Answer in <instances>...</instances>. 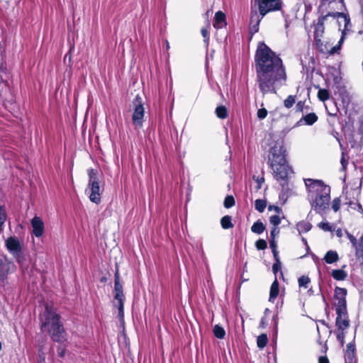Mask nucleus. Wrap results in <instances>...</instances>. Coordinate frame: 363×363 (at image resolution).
Wrapping results in <instances>:
<instances>
[{
	"mask_svg": "<svg viewBox=\"0 0 363 363\" xmlns=\"http://www.w3.org/2000/svg\"><path fill=\"white\" fill-rule=\"evenodd\" d=\"M318 363H329V360L326 357H320Z\"/></svg>",
	"mask_w": 363,
	"mask_h": 363,
	"instance_id": "obj_62",
	"label": "nucleus"
},
{
	"mask_svg": "<svg viewBox=\"0 0 363 363\" xmlns=\"http://www.w3.org/2000/svg\"><path fill=\"white\" fill-rule=\"evenodd\" d=\"M66 350L62 346H58L57 348V352L59 357L63 358L65 355Z\"/></svg>",
	"mask_w": 363,
	"mask_h": 363,
	"instance_id": "obj_50",
	"label": "nucleus"
},
{
	"mask_svg": "<svg viewBox=\"0 0 363 363\" xmlns=\"http://www.w3.org/2000/svg\"><path fill=\"white\" fill-rule=\"evenodd\" d=\"M324 31V25L319 26L318 22H317L315 30L314 32V38L316 39L318 35H321Z\"/></svg>",
	"mask_w": 363,
	"mask_h": 363,
	"instance_id": "obj_41",
	"label": "nucleus"
},
{
	"mask_svg": "<svg viewBox=\"0 0 363 363\" xmlns=\"http://www.w3.org/2000/svg\"><path fill=\"white\" fill-rule=\"evenodd\" d=\"M331 15L333 18H342L344 21L350 17L348 13L338 11L332 12Z\"/></svg>",
	"mask_w": 363,
	"mask_h": 363,
	"instance_id": "obj_36",
	"label": "nucleus"
},
{
	"mask_svg": "<svg viewBox=\"0 0 363 363\" xmlns=\"http://www.w3.org/2000/svg\"><path fill=\"white\" fill-rule=\"evenodd\" d=\"M114 299L118 301V305H124V294L123 293H114Z\"/></svg>",
	"mask_w": 363,
	"mask_h": 363,
	"instance_id": "obj_39",
	"label": "nucleus"
},
{
	"mask_svg": "<svg viewBox=\"0 0 363 363\" xmlns=\"http://www.w3.org/2000/svg\"><path fill=\"white\" fill-rule=\"evenodd\" d=\"M334 1H335V0H320V6H322L326 4H331V3L334 2ZM339 2L342 4H344V0H339ZM320 8V7H319V9Z\"/></svg>",
	"mask_w": 363,
	"mask_h": 363,
	"instance_id": "obj_56",
	"label": "nucleus"
},
{
	"mask_svg": "<svg viewBox=\"0 0 363 363\" xmlns=\"http://www.w3.org/2000/svg\"><path fill=\"white\" fill-rule=\"evenodd\" d=\"M118 317L120 320H123L124 318V305H118Z\"/></svg>",
	"mask_w": 363,
	"mask_h": 363,
	"instance_id": "obj_48",
	"label": "nucleus"
},
{
	"mask_svg": "<svg viewBox=\"0 0 363 363\" xmlns=\"http://www.w3.org/2000/svg\"><path fill=\"white\" fill-rule=\"evenodd\" d=\"M255 6L257 7L261 14L281 11L283 6L281 0H254Z\"/></svg>",
	"mask_w": 363,
	"mask_h": 363,
	"instance_id": "obj_6",
	"label": "nucleus"
},
{
	"mask_svg": "<svg viewBox=\"0 0 363 363\" xmlns=\"http://www.w3.org/2000/svg\"><path fill=\"white\" fill-rule=\"evenodd\" d=\"M220 225L221 227L225 230L233 228V224L232 223V217L228 215L222 217L220 219Z\"/></svg>",
	"mask_w": 363,
	"mask_h": 363,
	"instance_id": "obj_23",
	"label": "nucleus"
},
{
	"mask_svg": "<svg viewBox=\"0 0 363 363\" xmlns=\"http://www.w3.org/2000/svg\"><path fill=\"white\" fill-rule=\"evenodd\" d=\"M202 36L204 38V41L207 42L208 40V31L207 28H203L201 30Z\"/></svg>",
	"mask_w": 363,
	"mask_h": 363,
	"instance_id": "obj_55",
	"label": "nucleus"
},
{
	"mask_svg": "<svg viewBox=\"0 0 363 363\" xmlns=\"http://www.w3.org/2000/svg\"><path fill=\"white\" fill-rule=\"evenodd\" d=\"M318 226L325 232H331L333 230L332 226L328 222H320Z\"/></svg>",
	"mask_w": 363,
	"mask_h": 363,
	"instance_id": "obj_35",
	"label": "nucleus"
},
{
	"mask_svg": "<svg viewBox=\"0 0 363 363\" xmlns=\"http://www.w3.org/2000/svg\"><path fill=\"white\" fill-rule=\"evenodd\" d=\"M346 234L347 237L348 238L350 242L352 244V246L354 247L357 243L356 238L348 232H346Z\"/></svg>",
	"mask_w": 363,
	"mask_h": 363,
	"instance_id": "obj_52",
	"label": "nucleus"
},
{
	"mask_svg": "<svg viewBox=\"0 0 363 363\" xmlns=\"http://www.w3.org/2000/svg\"><path fill=\"white\" fill-rule=\"evenodd\" d=\"M345 352L355 353V345L353 342H350L347 345Z\"/></svg>",
	"mask_w": 363,
	"mask_h": 363,
	"instance_id": "obj_47",
	"label": "nucleus"
},
{
	"mask_svg": "<svg viewBox=\"0 0 363 363\" xmlns=\"http://www.w3.org/2000/svg\"><path fill=\"white\" fill-rule=\"evenodd\" d=\"M89 183L86 191H89V198L90 201L96 204L101 203V196L104 189L100 185L101 181L96 169H90L88 170Z\"/></svg>",
	"mask_w": 363,
	"mask_h": 363,
	"instance_id": "obj_5",
	"label": "nucleus"
},
{
	"mask_svg": "<svg viewBox=\"0 0 363 363\" xmlns=\"http://www.w3.org/2000/svg\"><path fill=\"white\" fill-rule=\"evenodd\" d=\"M347 291L345 288L336 286L335 288L334 298L335 311H347L346 296Z\"/></svg>",
	"mask_w": 363,
	"mask_h": 363,
	"instance_id": "obj_8",
	"label": "nucleus"
},
{
	"mask_svg": "<svg viewBox=\"0 0 363 363\" xmlns=\"http://www.w3.org/2000/svg\"><path fill=\"white\" fill-rule=\"evenodd\" d=\"M345 32H344L342 33V35H341V38H340L338 43L331 48L330 53V54L337 53L340 50L341 45L343 43V42L345 41Z\"/></svg>",
	"mask_w": 363,
	"mask_h": 363,
	"instance_id": "obj_27",
	"label": "nucleus"
},
{
	"mask_svg": "<svg viewBox=\"0 0 363 363\" xmlns=\"http://www.w3.org/2000/svg\"><path fill=\"white\" fill-rule=\"evenodd\" d=\"M299 287L308 288V284L311 282V279L307 276H301L298 279Z\"/></svg>",
	"mask_w": 363,
	"mask_h": 363,
	"instance_id": "obj_29",
	"label": "nucleus"
},
{
	"mask_svg": "<svg viewBox=\"0 0 363 363\" xmlns=\"http://www.w3.org/2000/svg\"><path fill=\"white\" fill-rule=\"evenodd\" d=\"M279 293V282L277 281V277H275V279L272 282L271 287H270L269 301L274 302V300L278 296Z\"/></svg>",
	"mask_w": 363,
	"mask_h": 363,
	"instance_id": "obj_15",
	"label": "nucleus"
},
{
	"mask_svg": "<svg viewBox=\"0 0 363 363\" xmlns=\"http://www.w3.org/2000/svg\"><path fill=\"white\" fill-rule=\"evenodd\" d=\"M7 250L15 258L20 257L22 252V247L18 239L15 237H9L5 242Z\"/></svg>",
	"mask_w": 363,
	"mask_h": 363,
	"instance_id": "obj_9",
	"label": "nucleus"
},
{
	"mask_svg": "<svg viewBox=\"0 0 363 363\" xmlns=\"http://www.w3.org/2000/svg\"><path fill=\"white\" fill-rule=\"evenodd\" d=\"M264 324H265L264 318H262L261 319V321H260V326L264 327Z\"/></svg>",
	"mask_w": 363,
	"mask_h": 363,
	"instance_id": "obj_64",
	"label": "nucleus"
},
{
	"mask_svg": "<svg viewBox=\"0 0 363 363\" xmlns=\"http://www.w3.org/2000/svg\"><path fill=\"white\" fill-rule=\"evenodd\" d=\"M114 293H123V285L120 282V275L118 269L114 274Z\"/></svg>",
	"mask_w": 363,
	"mask_h": 363,
	"instance_id": "obj_22",
	"label": "nucleus"
},
{
	"mask_svg": "<svg viewBox=\"0 0 363 363\" xmlns=\"http://www.w3.org/2000/svg\"><path fill=\"white\" fill-rule=\"evenodd\" d=\"M257 82L263 94H276L286 81L282 60L264 42L259 43L255 56Z\"/></svg>",
	"mask_w": 363,
	"mask_h": 363,
	"instance_id": "obj_1",
	"label": "nucleus"
},
{
	"mask_svg": "<svg viewBox=\"0 0 363 363\" xmlns=\"http://www.w3.org/2000/svg\"><path fill=\"white\" fill-rule=\"evenodd\" d=\"M331 13H332V12H328L327 14L321 16L318 18V22L319 26L324 25L325 21L327 20V18L329 16L332 17Z\"/></svg>",
	"mask_w": 363,
	"mask_h": 363,
	"instance_id": "obj_44",
	"label": "nucleus"
},
{
	"mask_svg": "<svg viewBox=\"0 0 363 363\" xmlns=\"http://www.w3.org/2000/svg\"><path fill=\"white\" fill-rule=\"evenodd\" d=\"M38 357L40 361L44 362L45 359V354L43 351V347H40L38 350Z\"/></svg>",
	"mask_w": 363,
	"mask_h": 363,
	"instance_id": "obj_59",
	"label": "nucleus"
},
{
	"mask_svg": "<svg viewBox=\"0 0 363 363\" xmlns=\"http://www.w3.org/2000/svg\"><path fill=\"white\" fill-rule=\"evenodd\" d=\"M345 363H357L355 353L345 352Z\"/></svg>",
	"mask_w": 363,
	"mask_h": 363,
	"instance_id": "obj_32",
	"label": "nucleus"
},
{
	"mask_svg": "<svg viewBox=\"0 0 363 363\" xmlns=\"http://www.w3.org/2000/svg\"><path fill=\"white\" fill-rule=\"evenodd\" d=\"M330 97V94L328 90L325 89H320L318 92V98L321 101H325L328 100Z\"/></svg>",
	"mask_w": 363,
	"mask_h": 363,
	"instance_id": "obj_28",
	"label": "nucleus"
},
{
	"mask_svg": "<svg viewBox=\"0 0 363 363\" xmlns=\"http://www.w3.org/2000/svg\"><path fill=\"white\" fill-rule=\"evenodd\" d=\"M318 121V116L315 113H310L301 117V118L296 122L294 127L301 126L303 125H312Z\"/></svg>",
	"mask_w": 363,
	"mask_h": 363,
	"instance_id": "obj_14",
	"label": "nucleus"
},
{
	"mask_svg": "<svg viewBox=\"0 0 363 363\" xmlns=\"http://www.w3.org/2000/svg\"><path fill=\"white\" fill-rule=\"evenodd\" d=\"M235 199L233 196L228 195L224 200L223 205L225 208H230L235 205Z\"/></svg>",
	"mask_w": 363,
	"mask_h": 363,
	"instance_id": "obj_31",
	"label": "nucleus"
},
{
	"mask_svg": "<svg viewBox=\"0 0 363 363\" xmlns=\"http://www.w3.org/2000/svg\"><path fill=\"white\" fill-rule=\"evenodd\" d=\"M281 262H275L272 265V272L274 274L275 277H277V274L278 272L281 270Z\"/></svg>",
	"mask_w": 363,
	"mask_h": 363,
	"instance_id": "obj_43",
	"label": "nucleus"
},
{
	"mask_svg": "<svg viewBox=\"0 0 363 363\" xmlns=\"http://www.w3.org/2000/svg\"><path fill=\"white\" fill-rule=\"evenodd\" d=\"M215 337L218 339H223L225 336V331L224 328L220 325H216L213 329Z\"/></svg>",
	"mask_w": 363,
	"mask_h": 363,
	"instance_id": "obj_24",
	"label": "nucleus"
},
{
	"mask_svg": "<svg viewBox=\"0 0 363 363\" xmlns=\"http://www.w3.org/2000/svg\"><path fill=\"white\" fill-rule=\"evenodd\" d=\"M352 27V23L350 21V17H348L345 20V26L344 29L342 31V34L345 32V36L347 35V33L350 31V28Z\"/></svg>",
	"mask_w": 363,
	"mask_h": 363,
	"instance_id": "obj_40",
	"label": "nucleus"
},
{
	"mask_svg": "<svg viewBox=\"0 0 363 363\" xmlns=\"http://www.w3.org/2000/svg\"><path fill=\"white\" fill-rule=\"evenodd\" d=\"M272 322L274 323V330L277 332L278 328V313H276L272 317Z\"/></svg>",
	"mask_w": 363,
	"mask_h": 363,
	"instance_id": "obj_58",
	"label": "nucleus"
},
{
	"mask_svg": "<svg viewBox=\"0 0 363 363\" xmlns=\"http://www.w3.org/2000/svg\"><path fill=\"white\" fill-rule=\"evenodd\" d=\"M341 164L344 169L346 168V166L347 164V161L345 159L344 155L342 154L341 160H340Z\"/></svg>",
	"mask_w": 363,
	"mask_h": 363,
	"instance_id": "obj_60",
	"label": "nucleus"
},
{
	"mask_svg": "<svg viewBox=\"0 0 363 363\" xmlns=\"http://www.w3.org/2000/svg\"><path fill=\"white\" fill-rule=\"evenodd\" d=\"M312 257H313V261H314L316 264H318V263L319 262V261H318V257L315 255H314V254H312Z\"/></svg>",
	"mask_w": 363,
	"mask_h": 363,
	"instance_id": "obj_63",
	"label": "nucleus"
},
{
	"mask_svg": "<svg viewBox=\"0 0 363 363\" xmlns=\"http://www.w3.org/2000/svg\"><path fill=\"white\" fill-rule=\"evenodd\" d=\"M255 247L259 250H263L267 247V243L266 240L263 239H259L255 242Z\"/></svg>",
	"mask_w": 363,
	"mask_h": 363,
	"instance_id": "obj_34",
	"label": "nucleus"
},
{
	"mask_svg": "<svg viewBox=\"0 0 363 363\" xmlns=\"http://www.w3.org/2000/svg\"><path fill=\"white\" fill-rule=\"evenodd\" d=\"M267 206V201L262 199H257L255 201V208L259 213L264 212Z\"/></svg>",
	"mask_w": 363,
	"mask_h": 363,
	"instance_id": "obj_26",
	"label": "nucleus"
},
{
	"mask_svg": "<svg viewBox=\"0 0 363 363\" xmlns=\"http://www.w3.org/2000/svg\"><path fill=\"white\" fill-rule=\"evenodd\" d=\"M286 148L282 143L277 142L270 148L269 157L270 167L274 171L276 179L284 182L281 184L283 190L284 185L287 184L289 174L293 172L291 167L286 162Z\"/></svg>",
	"mask_w": 363,
	"mask_h": 363,
	"instance_id": "obj_3",
	"label": "nucleus"
},
{
	"mask_svg": "<svg viewBox=\"0 0 363 363\" xmlns=\"http://www.w3.org/2000/svg\"><path fill=\"white\" fill-rule=\"evenodd\" d=\"M10 269V263L6 259L0 258V284L4 286Z\"/></svg>",
	"mask_w": 363,
	"mask_h": 363,
	"instance_id": "obj_13",
	"label": "nucleus"
},
{
	"mask_svg": "<svg viewBox=\"0 0 363 363\" xmlns=\"http://www.w3.org/2000/svg\"><path fill=\"white\" fill-rule=\"evenodd\" d=\"M337 317L335 325L338 330H345L350 326V320L347 311H335Z\"/></svg>",
	"mask_w": 363,
	"mask_h": 363,
	"instance_id": "obj_11",
	"label": "nucleus"
},
{
	"mask_svg": "<svg viewBox=\"0 0 363 363\" xmlns=\"http://www.w3.org/2000/svg\"><path fill=\"white\" fill-rule=\"evenodd\" d=\"M280 230L278 227H274L270 232V238L275 239V237L279 233Z\"/></svg>",
	"mask_w": 363,
	"mask_h": 363,
	"instance_id": "obj_51",
	"label": "nucleus"
},
{
	"mask_svg": "<svg viewBox=\"0 0 363 363\" xmlns=\"http://www.w3.org/2000/svg\"><path fill=\"white\" fill-rule=\"evenodd\" d=\"M44 320L41 328H45L51 339L56 342L62 343L67 340V333L61 322V316L54 309L47 305L43 313Z\"/></svg>",
	"mask_w": 363,
	"mask_h": 363,
	"instance_id": "obj_4",
	"label": "nucleus"
},
{
	"mask_svg": "<svg viewBox=\"0 0 363 363\" xmlns=\"http://www.w3.org/2000/svg\"><path fill=\"white\" fill-rule=\"evenodd\" d=\"M253 179L255 180L257 183V189H259L262 187V183L264 182V177H256L255 176H253Z\"/></svg>",
	"mask_w": 363,
	"mask_h": 363,
	"instance_id": "obj_49",
	"label": "nucleus"
},
{
	"mask_svg": "<svg viewBox=\"0 0 363 363\" xmlns=\"http://www.w3.org/2000/svg\"><path fill=\"white\" fill-rule=\"evenodd\" d=\"M135 108L132 116L133 123L135 128H140L143 126L145 109L142 104V98L137 95L133 101Z\"/></svg>",
	"mask_w": 363,
	"mask_h": 363,
	"instance_id": "obj_7",
	"label": "nucleus"
},
{
	"mask_svg": "<svg viewBox=\"0 0 363 363\" xmlns=\"http://www.w3.org/2000/svg\"><path fill=\"white\" fill-rule=\"evenodd\" d=\"M305 101H299L296 106V111H303V107H304Z\"/></svg>",
	"mask_w": 363,
	"mask_h": 363,
	"instance_id": "obj_54",
	"label": "nucleus"
},
{
	"mask_svg": "<svg viewBox=\"0 0 363 363\" xmlns=\"http://www.w3.org/2000/svg\"><path fill=\"white\" fill-rule=\"evenodd\" d=\"M268 343V337L266 334H261L257 338V345L259 348H264Z\"/></svg>",
	"mask_w": 363,
	"mask_h": 363,
	"instance_id": "obj_25",
	"label": "nucleus"
},
{
	"mask_svg": "<svg viewBox=\"0 0 363 363\" xmlns=\"http://www.w3.org/2000/svg\"><path fill=\"white\" fill-rule=\"evenodd\" d=\"M269 247L272 249V251L277 250V243L275 239L270 238L269 240Z\"/></svg>",
	"mask_w": 363,
	"mask_h": 363,
	"instance_id": "obj_53",
	"label": "nucleus"
},
{
	"mask_svg": "<svg viewBox=\"0 0 363 363\" xmlns=\"http://www.w3.org/2000/svg\"><path fill=\"white\" fill-rule=\"evenodd\" d=\"M345 334L344 330H339L338 333L337 334V340L340 342L341 346H343L345 343Z\"/></svg>",
	"mask_w": 363,
	"mask_h": 363,
	"instance_id": "obj_42",
	"label": "nucleus"
},
{
	"mask_svg": "<svg viewBox=\"0 0 363 363\" xmlns=\"http://www.w3.org/2000/svg\"><path fill=\"white\" fill-rule=\"evenodd\" d=\"M269 211H274L277 213H280L281 212V208L277 206L270 205L268 207Z\"/></svg>",
	"mask_w": 363,
	"mask_h": 363,
	"instance_id": "obj_57",
	"label": "nucleus"
},
{
	"mask_svg": "<svg viewBox=\"0 0 363 363\" xmlns=\"http://www.w3.org/2000/svg\"><path fill=\"white\" fill-rule=\"evenodd\" d=\"M269 221L270 223L274 225V227H277L281 223V218L279 216L274 215L270 217Z\"/></svg>",
	"mask_w": 363,
	"mask_h": 363,
	"instance_id": "obj_37",
	"label": "nucleus"
},
{
	"mask_svg": "<svg viewBox=\"0 0 363 363\" xmlns=\"http://www.w3.org/2000/svg\"><path fill=\"white\" fill-rule=\"evenodd\" d=\"M331 275L333 279L337 281H343L347 277V272L343 270V269H333L331 272Z\"/></svg>",
	"mask_w": 363,
	"mask_h": 363,
	"instance_id": "obj_19",
	"label": "nucleus"
},
{
	"mask_svg": "<svg viewBox=\"0 0 363 363\" xmlns=\"http://www.w3.org/2000/svg\"><path fill=\"white\" fill-rule=\"evenodd\" d=\"M296 102V96L289 95L284 100V105L286 108H291Z\"/></svg>",
	"mask_w": 363,
	"mask_h": 363,
	"instance_id": "obj_30",
	"label": "nucleus"
},
{
	"mask_svg": "<svg viewBox=\"0 0 363 363\" xmlns=\"http://www.w3.org/2000/svg\"><path fill=\"white\" fill-rule=\"evenodd\" d=\"M338 259H339V255H338L337 252L335 250L328 251L323 257V260L327 264H330L337 262Z\"/></svg>",
	"mask_w": 363,
	"mask_h": 363,
	"instance_id": "obj_17",
	"label": "nucleus"
},
{
	"mask_svg": "<svg viewBox=\"0 0 363 363\" xmlns=\"http://www.w3.org/2000/svg\"><path fill=\"white\" fill-rule=\"evenodd\" d=\"M272 254H273V256H274L275 262H281L280 259H279V252H278V251L275 250V251H272Z\"/></svg>",
	"mask_w": 363,
	"mask_h": 363,
	"instance_id": "obj_61",
	"label": "nucleus"
},
{
	"mask_svg": "<svg viewBox=\"0 0 363 363\" xmlns=\"http://www.w3.org/2000/svg\"><path fill=\"white\" fill-rule=\"evenodd\" d=\"M267 116V111L265 108H260L257 111V117L262 120Z\"/></svg>",
	"mask_w": 363,
	"mask_h": 363,
	"instance_id": "obj_45",
	"label": "nucleus"
},
{
	"mask_svg": "<svg viewBox=\"0 0 363 363\" xmlns=\"http://www.w3.org/2000/svg\"><path fill=\"white\" fill-rule=\"evenodd\" d=\"M216 116L220 119H225L228 116V111L227 108L223 106H218L215 110Z\"/></svg>",
	"mask_w": 363,
	"mask_h": 363,
	"instance_id": "obj_20",
	"label": "nucleus"
},
{
	"mask_svg": "<svg viewBox=\"0 0 363 363\" xmlns=\"http://www.w3.org/2000/svg\"><path fill=\"white\" fill-rule=\"evenodd\" d=\"M354 247L355 248V255L358 258L363 259V244L357 243Z\"/></svg>",
	"mask_w": 363,
	"mask_h": 363,
	"instance_id": "obj_33",
	"label": "nucleus"
},
{
	"mask_svg": "<svg viewBox=\"0 0 363 363\" xmlns=\"http://www.w3.org/2000/svg\"><path fill=\"white\" fill-rule=\"evenodd\" d=\"M304 183L311 210L319 215H325L330 206V187L321 180L313 179H305Z\"/></svg>",
	"mask_w": 363,
	"mask_h": 363,
	"instance_id": "obj_2",
	"label": "nucleus"
},
{
	"mask_svg": "<svg viewBox=\"0 0 363 363\" xmlns=\"http://www.w3.org/2000/svg\"><path fill=\"white\" fill-rule=\"evenodd\" d=\"M30 223L33 228V234L37 238L42 236L45 228L43 220L38 216H34Z\"/></svg>",
	"mask_w": 363,
	"mask_h": 363,
	"instance_id": "obj_12",
	"label": "nucleus"
},
{
	"mask_svg": "<svg viewBox=\"0 0 363 363\" xmlns=\"http://www.w3.org/2000/svg\"><path fill=\"white\" fill-rule=\"evenodd\" d=\"M340 203L341 201L340 198H335L333 199L332 202V208L335 212H337L339 211L340 208Z\"/></svg>",
	"mask_w": 363,
	"mask_h": 363,
	"instance_id": "obj_38",
	"label": "nucleus"
},
{
	"mask_svg": "<svg viewBox=\"0 0 363 363\" xmlns=\"http://www.w3.org/2000/svg\"><path fill=\"white\" fill-rule=\"evenodd\" d=\"M225 25V16L222 11H217L215 14L213 26L218 29Z\"/></svg>",
	"mask_w": 363,
	"mask_h": 363,
	"instance_id": "obj_16",
	"label": "nucleus"
},
{
	"mask_svg": "<svg viewBox=\"0 0 363 363\" xmlns=\"http://www.w3.org/2000/svg\"><path fill=\"white\" fill-rule=\"evenodd\" d=\"M266 15L267 14H261L258 12V10L254 9L252 6L251 7L249 29L252 35L259 31V23Z\"/></svg>",
	"mask_w": 363,
	"mask_h": 363,
	"instance_id": "obj_10",
	"label": "nucleus"
},
{
	"mask_svg": "<svg viewBox=\"0 0 363 363\" xmlns=\"http://www.w3.org/2000/svg\"><path fill=\"white\" fill-rule=\"evenodd\" d=\"M311 228V223L305 220L300 221L296 224V229L299 234L308 233Z\"/></svg>",
	"mask_w": 363,
	"mask_h": 363,
	"instance_id": "obj_18",
	"label": "nucleus"
},
{
	"mask_svg": "<svg viewBox=\"0 0 363 363\" xmlns=\"http://www.w3.org/2000/svg\"><path fill=\"white\" fill-rule=\"evenodd\" d=\"M342 102L344 106H348L350 104V97L347 93L341 94Z\"/></svg>",
	"mask_w": 363,
	"mask_h": 363,
	"instance_id": "obj_46",
	"label": "nucleus"
},
{
	"mask_svg": "<svg viewBox=\"0 0 363 363\" xmlns=\"http://www.w3.org/2000/svg\"><path fill=\"white\" fill-rule=\"evenodd\" d=\"M264 230L265 225L260 220H257L256 222H255L251 227L252 232L259 235L262 233Z\"/></svg>",
	"mask_w": 363,
	"mask_h": 363,
	"instance_id": "obj_21",
	"label": "nucleus"
}]
</instances>
